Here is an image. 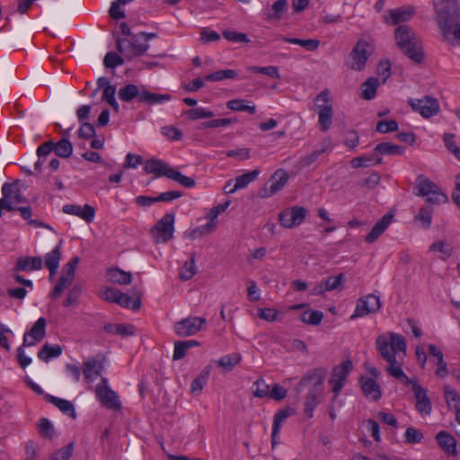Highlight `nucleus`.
Returning <instances> with one entry per match:
<instances>
[{
  "label": "nucleus",
  "mask_w": 460,
  "mask_h": 460,
  "mask_svg": "<svg viewBox=\"0 0 460 460\" xmlns=\"http://www.w3.org/2000/svg\"><path fill=\"white\" fill-rule=\"evenodd\" d=\"M389 339L384 335H378L376 340V350L388 366L386 371L393 377L400 380L403 385H408L413 380L409 378L402 369L401 363L396 359V355L406 354L405 339L397 333L389 332Z\"/></svg>",
  "instance_id": "nucleus-1"
},
{
  "label": "nucleus",
  "mask_w": 460,
  "mask_h": 460,
  "mask_svg": "<svg viewBox=\"0 0 460 460\" xmlns=\"http://www.w3.org/2000/svg\"><path fill=\"white\" fill-rule=\"evenodd\" d=\"M436 21L446 40H460L459 7L456 0H434Z\"/></svg>",
  "instance_id": "nucleus-2"
},
{
  "label": "nucleus",
  "mask_w": 460,
  "mask_h": 460,
  "mask_svg": "<svg viewBox=\"0 0 460 460\" xmlns=\"http://www.w3.org/2000/svg\"><path fill=\"white\" fill-rule=\"evenodd\" d=\"M325 368H315L307 372L300 380L296 391L300 393L304 388H309V392L305 400V413L313 417L314 410L318 405V395L322 393L323 380L326 376Z\"/></svg>",
  "instance_id": "nucleus-3"
},
{
  "label": "nucleus",
  "mask_w": 460,
  "mask_h": 460,
  "mask_svg": "<svg viewBox=\"0 0 460 460\" xmlns=\"http://www.w3.org/2000/svg\"><path fill=\"white\" fill-rule=\"evenodd\" d=\"M396 45L412 61L420 64L424 53L419 38L412 28L408 25H399L394 31Z\"/></svg>",
  "instance_id": "nucleus-4"
},
{
  "label": "nucleus",
  "mask_w": 460,
  "mask_h": 460,
  "mask_svg": "<svg viewBox=\"0 0 460 460\" xmlns=\"http://www.w3.org/2000/svg\"><path fill=\"white\" fill-rule=\"evenodd\" d=\"M314 104L318 113V123L322 131H327L332 123L333 109L330 91L324 89L314 98Z\"/></svg>",
  "instance_id": "nucleus-5"
},
{
  "label": "nucleus",
  "mask_w": 460,
  "mask_h": 460,
  "mask_svg": "<svg viewBox=\"0 0 460 460\" xmlns=\"http://www.w3.org/2000/svg\"><path fill=\"white\" fill-rule=\"evenodd\" d=\"M140 40L141 37L138 33L132 35L130 39H117V49L127 59L142 56L148 50L149 44L140 42Z\"/></svg>",
  "instance_id": "nucleus-6"
},
{
  "label": "nucleus",
  "mask_w": 460,
  "mask_h": 460,
  "mask_svg": "<svg viewBox=\"0 0 460 460\" xmlns=\"http://www.w3.org/2000/svg\"><path fill=\"white\" fill-rule=\"evenodd\" d=\"M374 51V47L365 39H360L352 49L349 57L351 62L349 67L356 71H361L366 66L367 60Z\"/></svg>",
  "instance_id": "nucleus-7"
},
{
  "label": "nucleus",
  "mask_w": 460,
  "mask_h": 460,
  "mask_svg": "<svg viewBox=\"0 0 460 460\" xmlns=\"http://www.w3.org/2000/svg\"><path fill=\"white\" fill-rule=\"evenodd\" d=\"M174 215L165 214L151 229V234L155 243H166L173 236Z\"/></svg>",
  "instance_id": "nucleus-8"
},
{
  "label": "nucleus",
  "mask_w": 460,
  "mask_h": 460,
  "mask_svg": "<svg viewBox=\"0 0 460 460\" xmlns=\"http://www.w3.org/2000/svg\"><path fill=\"white\" fill-rule=\"evenodd\" d=\"M95 394L104 407L115 411L121 409L119 398L108 385L106 377H102L101 382L96 385Z\"/></svg>",
  "instance_id": "nucleus-9"
},
{
  "label": "nucleus",
  "mask_w": 460,
  "mask_h": 460,
  "mask_svg": "<svg viewBox=\"0 0 460 460\" xmlns=\"http://www.w3.org/2000/svg\"><path fill=\"white\" fill-rule=\"evenodd\" d=\"M307 209L301 206H294L282 210L279 214V221L285 228H294L300 226L307 216Z\"/></svg>",
  "instance_id": "nucleus-10"
},
{
  "label": "nucleus",
  "mask_w": 460,
  "mask_h": 460,
  "mask_svg": "<svg viewBox=\"0 0 460 460\" xmlns=\"http://www.w3.org/2000/svg\"><path fill=\"white\" fill-rule=\"evenodd\" d=\"M411 109L419 112L423 118L429 119L439 112L438 101L430 96H423L420 99H410L408 101Z\"/></svg>",
  "instance_id": "nucleus-11"
},
{
  "label": "nucleus",
  "mask_w": 460,
  "mask_h": 460,
  "mask_svg": "<svg viewBox=\"0 0 460 460\" xmlns=\"http://www.w3.org/2000/svg\"><path fill=\"white\" fill-rule=\"evenodd\" d=\"M352 367V362L349 359L332 368V376L329 380V383L332 385V392L335 394L332 402L336 400L338 394L342 389L344 382Z\"/></svg>",
  "instance_id": "nucleus-12"
},
{
  "label": "nucleus",
  "mask_w": 460,
  "mask_h": 460,
  "mask_svg": "<svg viewBox=\"0 0 460 460\" xmlns=\"http://www.w3.org/2000/svg\"><path fill=\"white\" fill-rule=\"evenodd\" d=\"M380 306L381 302L379 296L373 294L367 295L358 300L356 309L350 318L355 319L374 314L380 309Z\"/></svg>",
  "instance_id": "nucleus-13"
},
{
  "label": "nucleus",
  "mask_w": 460,
  "mask_h": 460,
  "mask_svg": "<svg viewBox=\"0 0 460 460\" xmlns=\"http://www.w3.org/2000/svg\"><path fill=\"white\" fill-rule=\"evenodd\" d=\"M206 320L201 317H188L174 323L175 333L179 337L192 336L198 333Z\"/></svg>",
  "instance_id": "nucleus-14"
},
{
  "label": "nucleus",
  "mask_w": 460,
  "mask_h": 460,
  "mask_svg": "<svg viewBox=\"0 0 460 460\" xmlns=\"http://www.w3.org/2000/svg\"><path fill=\"white\" fill-rule=\"evenodd\" d=\"M47 322L45 318H39L31 330L24 333L22 347L34 346L41 341L46 335Z\"/></svg>",
  "instance_id": "nucleus-15"
},
{
  "label": "nucleus",
  "mask_w": 460,
  "mask_h": 460,
  "mask_svg": "<svg viewBox=\"0 0 460 460\" xmlns=\"http://www.w3.org/2000/svg\"><path fill=\"white\" fill-rule=\"evenodd\" d=\"M411 385L412 386V392L416 399V410L421 415H429L432 411V404L429 397L427 394V391L416 381H412Z\"/></svg>",
  "instance_id": "nucleus-16"
},
{
  "label": "nucleus",
  "mask_w": 460,
  "mask_h": 460,
  "mask_svg": "<svg viewBox=\"0 0 460 460\" xmlns=\"http://www.w3.org/2000/svg\"><path fill=\"white\" fill-rule=\"evenodd\" d=\"M62 210L66 214L77 216L87 223L93 222L95 216L94 208L88 204H85L84 207L67 204L63 207Z\"/></svg>",
  "instance_id": "nucleus-17"
},
{
  "label": "nucleus",
  "mask_w": 460,
  "mask_h": 460,
  "mask_svg": "<svg viewBox=\"0 0 460 460\" xmlns=\"http://www.w3.org/2000/svg\"><path fill=\"white\" fill-rule=\"evenodd\" d=\"M172 168L162 160L151 158L145 163L144 171L147 174H155V177L165 176L169 178Z\"/></svg>",
  "instance_id": "nucleus-18"
},
{
  "label": "nucleus",
  "mask_w": 460,
  "mask_h": 460,
  "mask_svg": "<svg viewBox=\"0 0 460 460\" xmlns=\"http://www.w3.org/2000/svg\"><path fill=\"white\" fill-rule=\"evenodd\" d=\"M259 174L258 170H253L252 172L242 174L235 179V183L233 186V189L228 190V186L232 185V180L228 181L226 184L224 186L223 190L226 194H231L235 192L240 189L245 188L249 183L256 180Z\"/></svg>",
  "instance_id": "nucleus-19"
},
{
  "label": "nucleus",
  "mask_w": 460,
  "mask_h": 460,
  "mask_svg": "<svg viewBox=\"0 0 460 460\" xmlns=\"http://www.w3.org/2000/svg\"><path fill=\"white\" fill-rule=\"evenodd\" d=\"M436 441L439 447L448 456H456V440L447 431L441 430L436 435Z\"/></svg>",
  "instance_id": "nucleus-20"
},
{
  "label": "nucleus",
  "mask_w": 460,
  "mask_h": 460,
  "mask_svg": "<svg viewBox=\"0 0 460 460\" xmlns=\"http://www.w3.org/2000/svg\"><path fill=\"white\" fill-rule=\"evenodd\" d=\"M42 266L43 261L40 257L24 256L17 259L13 270L16 272L39 270Z\"/></svg>",
  "instance_id": "nucleus-21"
},
{
  "label": "nucleus",
  "mask_w": 460,
  "mask_h": 460,
  "mask_svg": "<svg viewBox=\"0 0 460 460\" xmlns=\"http://www.w3.org/2000/svg\"><path fill=\"white\" fill-rule=\"evenodd\" d=\"M103 365L94 358H89L83 364V374L87 383L93 382L95 377L101 376Z\"/></svg>",
  "instance_id": "nucleus-22"
},
{
  "label": "nucleus",
  "mask_w": 460,
  "mask_h": 460,
  "mask_svg": "<svg viewBox=\"0 0 460 460\" xmlns=\"http://www.w3.org/2000/svg\"><path fill=\"white\" fill-rule=\"evenodd\" d=\"M392 219L393 214H385L376 224H375L369 234L366 236L365 241L368 243H374L388 227Z\"/></svg>",
  "instance_id": "nucleus-23"
},
{
  "label": "nucleus",
  "mask_w": 460,
  "mask_h": 460,
  "mask_svg": "<svg viewBox=\"0 0 460 460\" xmlns=\"http://www.w3.org/2000/svg\"><path fill=\"white\" fill-rule=\"evenodd\" d=\"M438 188L437 184L431 181L424 175H419L416 179V183L413 188V193L416 196L426 197L430 195L434 190Z\"/></svg>",
  "instance_id": "nucleus-24"
},
{
  "label": "nucleus",
  "mask_w": 460,
  "mask_h": 460,
  "mask_svg": "<svg viewBox=\"0 0 460 460\" xmlns=\"http://www.w3.org/2000/svg\"><path fill=\"white\" fill-rule=\"evenodd\" d=\"M414 13L413 8H397L392 9L389 11V16L385 17L386 22H391L392 24H400L401 22H404L409 21Z\"/></svg>",
  "instance_id": "nucleus-25"
},
{
  "label": "nucleus",
  "mask_w": 460,
  "mask_h": 460,
  "mask_svg": "<svg viewBox=\"0 0 460 460\" xmlns=\"http://www.w3.org/2000/svg\"><path fill=\"white\" fill-rule=\"evenodd\" d=\"M132 296H132L120 291L116 304L123 307H131L134 311H137L141 307V292L134 289Z\"/></svg>",
  "instance_id": "nucleus-26"
},
{
  "label": "nucleus",
  "mask_w": 460,
  "mask_h": 460,
  "mask_svg": "<svg viewBox=\"0 0 460 460\" xmlns=\"http://www.w3.org/2000/svg\"><path fill=\"white\" fill-rule=\"evenodd\" d=\"M361 389L364 394L374 401L381 398V390L379 385L372 378H360Z\"/></svg>",
  "instance_id": "nucleus-27"
},
{
  "label": "nucleus",
  "mask_w": 460,
  "mask_h": 460,
  "mask_svg": "<svg viewBox=\"0 0 460 460\" xmlns=\"http://www.w3.org/2000/svg\"><path fill=\"white\" fill-rule=\"evenodd\" d=\"M288 8V0H277L270 8L264 11L266 18L271 20H280Z\"/></svg>",
  "instance_id": "nucleus-28"
},
{
  "label": "nucleus",
  "mask_w": 460,
  "mask_h": 460,
  "mask_svg": "<svg viewBox=\"0 0 460 460\" xmlns=\"http://www.w3.org/2000/svg\"><path fill=\"white\" fill-rule=\"evenodd\" d=\"M375 153L379 156L381 155H400L405 151L402 146H398L390 142H382L376 146L374 148Z\"/></svg>",
  "instance_id": "nucleus-29"
},
{
  "label": "nucleus",
  "mask_w": 460,
  "mask_h": 460,
  "mask_svg": "<svg viewBox=\"0 0 460 460\" xmlns=\"http://www.w3.org/2000/svg\"><path fill=\"white\" fill-rule=\"evenodd\" d=\"M172 99L171 94L168 93H151L146 89H142L140 95V102L147 103L149 105L162 103L168 102Z\"/></svg>",
  "instance_id": "nucleus-30"
},
{
  "label": "nucleus",
  "mask_w": 460,
  "mask_h": 460,
  "mask_svg": "<svg viewBox=\"0 0 460 460\" xmlns=\"http://www.w3.org/2000/svg\"><path fill=\"white\" fill-rule=\"evenodd\" d=\"M104 331L108 333L118 334L122 337L133 336L136 329L131 324L108 323L104 326Z\"/></svg>",
  "instance_id": "nucleus-31"
},
{
  "label": "nucleus",
  "mask_w": 460,
  "mask_h": 460,
  "mask_svg": "<svg viewBox=\"0 0 460 460\" xmlns=\"http://www.w3.org/2000/svg\"><path fill=\"white\" fill-rule=\"evenodd\" d=\"M379 81L376 77L367 79L361 85L360 97L364 100H372L376 97Z\"/></svg>",
  "instance_id": "nucleus-32"
},
{
  "label": "nucleus",
  "mask_w": 460,
  "mask_h": 460,
  "mask_svg": "<svg viewBox=\"0 0 460 460\" xmlns=\"http://www.w3.org/2000/svg\"><path fill=\"white\" fill-rule=\"evenodd\" d=\"M47 399L49 402L57 406L63 413L70 416L73 419L76 418L75 410L71 402L52 395H47Z\"/></svg>",
  "instance_id": "nucleus-33"
},
{
  "label": "nucleus",
  "mask_w": 460,
  "mask_h": 460,
  "mask_svg": "<svg viewBox=\"0 0 460 460\" xmlns=\"http://www.w3.org/2000/svg\"><path fill=\"white\" fill-rule=\"evenodd\" d=\"M107 277L111 282L119 285H128L132 280L130 272L123 271L119 269H110L107 271Z\"/></svg>",
  "instance_id": "nucleus-34"
},
{
  "label": "nucleus",
  "mask_w": 460,
  "mask_h": 460,
  "mask_svg": "<svg viewBox=\"0 0 460 460\" xmlns=\"http://www.w3.org/2000/svg\"><path fill=\"white\" fill-rule=\"evenodd\" d=\"M141 91L139 88L133 84H126L119 90V98L123 102H131L133 99L137 98L140 102Z\"/></svg>",
  "instance_id": "nucleus-35"
},
{
  "label": "nucleus",
  "mask_w": 460,
  "mask_h": 460,
  "mask_svg": "<svg viewBox=\"0 0 460 460\" xmlns=\"http://www.w3.org/2000/svg\"><path fill=\"white\" fill-rule=\"evenodd\" d=\"M61 259V252L59 250V245L57 246L50 252L47 253L45 256V265L49 270L50 277L56 274L57 270L59 266V261Z\"/></svg>",
  "instance_id": "nucleus-36"
},
{
  "label": "nucleus",
  "mask_w": 460,
  "mask_h": 460,
  "mask_svg": "<svg viewBox=\"0 0 460 460\" xmlns=\"http://www.w3.org/2000/svg\"><path fill=\"white\" fill-rule=\"evenodd\" d=\"M288 178L289 175L285 170H277L270 178L271 193H277L280 190L287 184Z\"/></svg>",
  "instance_id": "nucleus-37"
},
{
  "label": "nucleus",
  "mask_w": 460,
  "mask_h": 460,
  "mask_svg": "<svg viewBox=\"0 0 460 460\" xmlns=\"http://www.w3.org/2000/svg\"><path fill=\"white\" fill-rule=\"evenodd\" d=\"M62 347L60 345L51 346L49 343H45L38 352L40 359L48 362L51 358H58L62 353Z\"/></svg>",
  "instance_id": "nucleus-38"
},
{
  "label": "nucleus",
  "mask_w": 460,
  "mask_h": 460,
  "mask_svg": "<svg viewBox=\"0 0 460 460\" xmlns=\"http://www.w3.org/2000/svg\"><path fill=\"white\" fill-rule=\"evenodd\" d=\"M54 152L59 157L68 158L72 155L73 145L66 137H63L57 144L54 143Z\"/></svg>",
  "instance_id": "nucleus-39"
},
{
  "label": "nucleus",
  "mask_w": 460,
  "mask_h": 460,
  "mask_svg": "<svg viewBox=\"0 0 460 460\" xmlns=\"http://www.w3.org/2000/svg\"><path fill=\"white\" fill-rule=\"evenodd\" d=\"M295 413V410L290 407H286L284 409L279 410L274 415L273 426H274V437L278 436L279 432L281 423L287 420L288 417L292 416Z\"/></svg>",
  "instance_id": "nucleus-40"
},
{
  "label": "nucleus",
  "mask_w": 460,
  "mask_h": 460,
  "mask_svg": "<svg viewBox=\"0 0 460 460\" xmlns=\"http://www.w3.org/2000/svg\"><path fill=\"white\" fill-rule=\"evenodd\" d=\"M210 374V367H206L199 375L191 382L190 390L193 394H199L207 383Z\"/></svg>",
  "instance_id": "nucleus-41"
},
{
  "label": "nucleus",
  "mask_w": 460,
  "mask_h": 460,
  "mask_svg": "<svg viewBox=\"0 0 460 460\" xmlns=\"http://www.w3.org/2000/svg\"><path fill=\"white\" fill-rule=\"evenodd\" d=\"M429 252H438L440 253L439 258L447 261L451 256L453 249L449 243L444 241H437L431 243Z\"/></svg>",
  "instance_id": "nucleus-42"
},
{
  "label": "nucleus",
  "mask_w": 460,
  "mask_h": 460,
  "mask_svg": "<svg viewBox=\"0 0 460 460\" xmlns=\"http://www.w3.org/2000/svg\"><path fill=\"white\" fill-rule=\"evenodd\" d=\"M432 214L433 207L425 204L415 216V220L420 221L424 228H429L431 225Z\"/></svg>",
  "instance_id": "nucleus-43"
},
{
  "label": "nucleus",
  "mask_w": 460,
  "mask_h": 460,
  "mask_svg": "<svg viewBox=\"0 0 460 460\" xmlns=\"http://www.w3.org/2000/svg\"><path fill=\"white\" fill-rule=\"evenodd\" d=\"M444 394L447 406L454 408L456 412L460 409V395L449 385L444 386Z\"/></svg>",
  "instance_id": "nucleus-44"
},
{
  "label": "nucleus",
  "mask_w": 460,
  "mask_h": 460,
  "mask_svg": "<svg viewBox=\"0 0 460 460\" xmlns=\"http://www.w3.org/2000/svg\"><path fill=\"white\" fill-rule=\"evenodd\" d=\"M323 314L321 311L306 310L301 316L300 320L310 325H319L323 321Z\"/></svg>",
  "instance_id": "nucleus-45"
},
{
  "label": "nucleus",
  "mask_w": 460,
  "mask_h": 460,
  "mask_svg": "<svg viewBox=\"0 0 460 460\" xmlns=\"http://www.w3.org/2000/svg\"><path fill=\"white\" fill-rule=\"evenodd\" d=\"M241 360V356L238 353L226 355L222 357L218 361L217 365L225 369L226 371H231Z\"/></svg>",
  "instance_id": "nucleus-46"
},
{
  "label": "nucleus",
  "mask_w": 460,
  "mask_h": 460,
  "mask_svg": "<svg viewBox=\"0 0 460 460\" xmlns=\"http://www.w3.org/2000/svg\"><path fill=\"white\" fill-rule=\"evenodd\" d=\"M322 282L324 286V289L327 292L336 290V289H341L343 282H344V274L340 273L336 276H330L324 281H322Z\"/></svg>",
  "instance_id": "nucleus-47"
},
{
  "label": "nucleus",
  "mask_w": 460,
  "mask_h": 460,
  "mask_svg": "<svg viewBox=\"0 0 460 460\" xmlns=\"http://www.w3.org/2000/svg\"><path fill=\"white\" fill-rule=\"evenodd\" d=\"M185 115L190 120L208 119L214 117V112L203 107H197L185 111Z\"/></svg>",
  "instance_id": "nucleus-48"
},
{
  "label": "nucleus",
  "mask_w": 460,
  "mask_h": 460,
  "mask_svg": "<svg viewBox=\"0 0 460 460\" xmlns=\"http://www.w3.org/2000/svg\"><path fill=\"white\" fill-rule=\"evenodd\" d=\"M196 272L197 269L195 267V257L193 254L190 261H186L181 269L179 277L181 280H189L196 274Z\"/></svg>",
  "instance_id": "nucleus-49"
},
{
  "label": "nucleus",
  "mask_w": 460,
  "mask_h": 460,
  "mask_svg": "<svg viewBox=\"0 0 460 460\" xmlns=\"http://www.w3.org/2000/svg\"><path fill=\"white\" fill-rule=\"evenodd\" d=\"M236 71L233 69L218 70L205 76V80L209 82L222 81L224 79H232L236 76Z\"/></svg>",
  "instance_id": "nucleus-50"
},
{
  "label": "nucleus",
  "mask_w": 460,
  "mask_h": 460,
  "mask_svg": "<svg viewBox=\"0 0 460 460\" xmlns=\"http://www.w3.org/2000/svg\"><path fill=\"white\" fill-rule=\"evenodd\" d=\"M427 199L425 200V204L427 205H440L445 204L448 201V198L446 193L442 191V190L438 187L434 192L430 195L426 196Z\"/></svg>",
  "instance_id": "nucleus-51"
},
{
  "label": "nucleus",
  "mask_w": 460,
  "mask_h": 460,
  "mask_svg": "<svg viewBox=\"0 0 460 460\" xmlns=\"http://www.w3.org/2000/svg\"><path fill=\"white\" fill-rule=\"evenodd\" d=\"M282 40L286 42L302 46L305 49H306L307 50H311V51L315 50L319 47V44H320L319 40H313V39L301 40V39H296V38L289 39V38L283 37Z\"/></svg>",
  "instance_id": "nucleus-52"
},
{
  "label": "nucleus",
  "mask_w": 460,
  "mask_h": 460,
  "mask_svg": "<svg viewBox=\"0 0 460 460\" xmlns=\"http://www.w3.org/2000/svg\"><path fill=\"white\" fill-rule=\"evenodd\" d=\"M169 179L179 182L181 186L185 188H192L195 186L196 183L193 178L185 176L173 168L171 172V174L169 175Z\"/></svg>",
  "instance_id": "nucleus-53"
},
{
  "label": "nucleus",
  "mask_w": 460,
  "mask_h": 460,
  "mask_svg": "<svg viewBox=\"0 0 460 460\" xmlns=\"http://www.w3.org/2000/svg\"><path fill=\"white\" fill-rule=\"evenodd\" d=\"M73 280L74 278L69 277L65 273H62L58 279V284L55 286L52 291V296L54 297L58 296L63 292L64 289H66L68 286L72 284Z\"/></svg>",
  "instance_id": "nucleus-54"
},
{
  "label": "nucleus",
  "mask_w": 460,
  "mask_h": 460,
  "mask_svg": "<svg viewBox=\"0 0 460 460\" xmlns=\"http://www.w3.org/2000/svg\"><path fill=\"white\" fill-rule=\"evenodd\" d=\"M247 70L253 73H260L266 75L272 78H279V69L277 66H251L247 67Z\"/></svg>",
  "instance_id": "nucleus-55"
},
{
  "label": "nucleus",
  "mask_w": 460,
  "mask_h": 460,
  "mask_svg": "<svg viewBox=\"0 0 460 460\" xmlns=\"http://www.w3.org/2000/svg\"><path fill=\"white\" fill-rule=\"evenodd\" d=\"M9 187V199L16 203H23L26 202V199L21 193L20 189L17 187V181L13 183H4L3 187Z\"/></svg>",
  "instance_id": "nucleus-56"
},
{
  "label": "nucleus",
  "mask_w": 460,
  "mask_h": 460,
  "mask_svg": "<svg viewBox=\"0 0 460 460\" xmlns=\"http://www.w3.org/2000/svg\"><path fill=\"white\" fill-rule=\"evenodd\" d=\"M82 288L78 285H75L68 292L66 300L64 301V306L69 307L78 303L79 296L81 295Z\"/></svg>",
  "instance_id": "nucleus-57"
},
{
  "label": "nucleus",
  "mask_w": 460,
  "mask_h": 460,
  "mask_svg": "<svg viewBox=\"0 0 460 460\" xmlns=\"http://www.w3.org/2000/svg\"><path fill=\"white\" fill-rule=\"evenodd\" d=\"M405 441L408 444L419 443L423 439V434L415 428L409 427L405 431Z\"/></svg>",
  "instance_id": "nucleus-58"
},
{
  "label": "nucleus",
  "mask_w": 460,
  "mask_h": 460,
  "mask_svg": "<svg viewBox=\"0 0 460 460\" xmlns=\"http://www.w3.org/2000/svg\"><path fill=\"white\" fill-rule=\"evenodd\" d=\"M398 128V123L394 119L391 120H380L376 124V131L380 133H388L396 131Z\"/></svg>",
  "instance_id": "nucleus-59"
},
{
  "label": "nucleus",
  "mask_w": 460,
  "mask_h": 460,
  "mask_svg": "<svg viewBox=\"0 0 460 460\" xmlns=\"http://www.w3.org/2000/svg\"><path fill=\"white\" fill-rule=\"evenodd\" d=\"M103 63L106 67L114 68L117 66L122 65L124 63V59L116 53L109 52L104 57Z\"/></svg>",
  "instance_id": "nucleus-60"
},
{
  "label": "nucleus",
  "mask_w": 460,
  "mask_h": 460,
  "mask_svg": "<svg viewBox=\"0 0 460 460\" xmlns=\"http://www.w3.org/2000/svg\"><path fill=\"white\" fill-rule=\"evenodd\" d=\"M253 385H256V389L253 392V395L255 397L262 398V397L269 396L270 385L268 384H266V382L263 379L259 378L258 380H256L254 382Z\"/></svg>",
  "instance_id": "nucleus-61"
},
{
  "label": "nucleus",
  "mask_w": 460,
  "mask_h": 460,
  "mask_svg": "<svg viewBox=\"0 0 460 460\" xmlns=\"http://www.w3.org/2000/svg\"><path fill=\"white\" fill-rule=\"evenodd\" d=\"M222 34L229 41L244 42V43H247L250 41V40L248 39V37L245 33H241V32L226 30L223 31Z\"/></svg>",
  "instance_id": "nucleus-62"
},
{
  "label": "nucleus",
  "mask_w": 460,
  "mask_h": 460,
  "mask_svg": "<svg viewBox=\"0 0 460 460\" xmlns=\"http://www.w3.org/2000/svg\"><path fill=\"white\" fill-rule=\"evenodd\" d=\"M73 449H74V443L71 442L65 447L61 448L60 450L56 451L52 455L51 458L54 460H69V458L72 456Z\"/></svg>",
  "instance_id": "nucleus-63"
},
{
  "label": "nucleus",
  "mask_w": 460,
  "mask_h": 460,
  "mask_svg": "<svg viewBox=\"0 0 460 460\" xmlns=\"http://www.w3.org/2000/svg\"><path fill=\"white\" fill-rule=\"evenodd\" d=\"M39 432L42 437L51 438L54 433L52 423L46 418H42L39 424Z\"/></svg>",
  "instance_id": "nucleus-64"
}]
</instances>
